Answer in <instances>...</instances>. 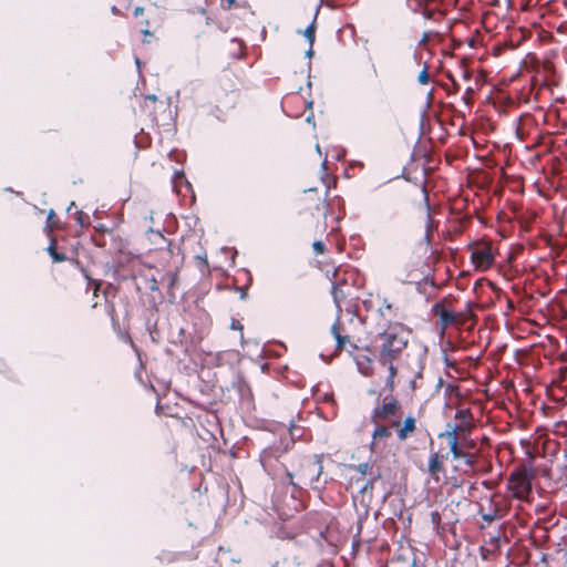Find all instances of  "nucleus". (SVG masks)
<instances>
[{
  "label": "nucleus",
  "instance_id": "1",
  "mask_svg": "<svg viewBox=\"0 0 567 567\" xmlns=\"http://www.w3.org/2000/svg\"><path fill=\"white\" fill-rule=\"evenodd\" d=\"M377 361L380 365L386 368L388 374L384 379L383 388L386 394L378 393L369 416V421L373 425L370 441L372 452L384 449L386 441L392 437L393 432L399 442H404L417 430V420L412 413H409L402 419V403L398 396L394 395L399 383V363L401 359Z\"/></svg>",
  "mask_w": 567,
  "mask_h": 567
},
{
  "label": "nucleus",
  "instance_id": "2",
  "mask_svg": "<svg viewBox=\"0 0 567 567\" xmlns=\"http://www.w3.org/2000/svg\"><path fill=\"white\" fill-rule=\"evenodd\" d=\"M284 454L285 451L280 446H270L261 452L260 462L268 474L278 477L280 471H284L288 478V484L295 489H300L301 485H308L318 494L324 492L328 477L323 476L322 454L297 457L295 462L297 468L293 471H289L285 464L280 463Z\"/></svg>",
  "mask_w": 567,
  "mask_h": 567
},
{
  "label": "nucleus",
  "instance_id": "3",
  "mask_svg": "<svg viewBox=\"0 0 567 567\" xmlns=\"http://www.w3.org/2000/svg\"><path fill=\"white\" fill-rule=\"evenodd\" d=\"M411 330L401 322H390L378 333L372 348L377 360L401 359L408 348Z\"/></svg>",
  "mask_w": 567,
  "mask_h": 567
},
{
  "label": "nucleus",
  "instance_id": "4",
  "mask_svg": "<svg viewBox=\"0 0 567 567\" xmlns=\"http://www.w3.org/2000/svg\"><path fill=\"white\" fill-rule=\"evenodd\" d=\"M358 275L352 269L337 268L332 275L331 293L338 312L346 308L352 312L359 300V286L357 285Z\"/></svg>",
  "mask_w": 567,
  "mask_h": 567
},
{
  "label": "nucleus",
  "instance_id": "5",
  "mask_svg": "<svg viewBox=\"0 0 567 567\" xmlns=\"http://www.w3.org/2000/svg\"><path fill=\"white\" fill-rule=\"evenodd\" d=\"M536 470L532 462L520 463L509 474L507 480V491L513 498L527 501L530 493L533 481L536 478Z\"/></svg>",
  "mask_w": 567,
  "mask_h": 567
},
{
  "label": "nucleus",
  "instance_id": "6",
  "mask_svg": "<svg viewBox=\"0 0 567 567\" xmlns=\"http://www.w3.org/2000/svg\"><path fill=\"white\" fill-rule=\"evenodd\" d=\"M299 212L300 213H309L311 216H317L321 219L318 223L317 228H319V233L322 234L327 229V216L330 208V204L322 199L316 188H309L303 192V195L298 200Z\"/></svg>",
  "mask_w": 567,
  "mask_h": 567
},
{
  "label": "nucleus",
  "instance_id": "7",
  "mask_svg": "<svg viewBox=\"0 0 567 567\" xmlns=\"http://www.w3.org/2000/svg\"><path fill=\"white\" fill-rule=\"evenodd\" d=\"M475 427V424L467 423H447L446 430L444 432L439 433L437 439L445 441L447 447H452L454 445H465L470 447H475L476 443L471 437L472 431Z\"/></svg>",
  "mask_w": 567,
  "mask_h": 567
},
{
  "label": "nucleus",
  "instance_id": "8",
  "mask_svg": "<svg viewBox=\"0 0 567 567\" xmlns=\"http://www.w3.org/2000/svg\"><path fill=\"white\" fill-rule=\"evenodd\" d=\"M331 334L336 339V352L339 353L343 350L351 351L358 349V346L353 341V333L340 316H338L331 327Z\"/></svg>",
  "mask_w": 567,
  "mask_h": 567
},
{
  "label": "nucleus",
  "instance_id": "9",
  "mask_svg": "<svg viewBox=\"0 0 567 567\" xmlns=\"http://www.w3.org/2000/svg\"><path fill=\"white\" fill-rule=\"evenodd\" d=\"M470 250L471 261L476 269L484 271L493 266L495 257L489 244L475 243L470 246Z\"/></svg>",
  "mask_w": 567,
  "mask_h": 567
},
{
  "label": "nucleus",
  "instance_id": "10",
  "mask_svg": "<svg viewBox=\"0 0 567 567\" xmlns=\"http://www.w3.org/2000/svg\"><path fill=\"white\" fill-rule=\"evenodd\" d=\"M535 75L533 76L534 81H538L540 84H548L555 73V65L550 60H544L543 62H537L534 66Z\"/></svg>",
  "mask_w": 567,
  "mask_h": 567
},
{
  "label": "nucleus",
  "instance_id": "11",
  "mask_svg": "<svg viewBox=\"0 0 567 567\" xmlns=\"http://www.w3.org/2000/svg\"><path fill=\"white\" fill-rule=\"evenodd\" d=\"M449 458L447 454H440L439 452H431L427 471L432 478L439 481L440 474L445 472L444 462Z\"/></svg>",
  "mask_w": 567,
  "mask_h": 567
},
{
  "label": "nucleus",
  "instance_id": "12",
  "mask_svg": "<svg viewBox=\"0 0 567 567\" xmlns=\"http://www.w3.org/2000/svg\"><path fill=\"white\" fill-rule=\"evenodd\" d=\"M447 449L451 452L453 460H463L468 467L474 468L476 464V454L470 452V450H473L474 447L460 444Z\"/></svg>",
  "mask_w": 567,
  "mask_h": 567
},
{
  "label": "nucleus",
  "instance_id": "13",
  "mask_svg": "<svg viewBox=\"0 0 567 567\" xmlns=\"http://www.w3.org/2000/svg\"><path fill=\"white\" fill-rule=\"evenodd\" d=\"M164 106V102L158 101L154 95H146L142 105V112L151 122H157V110Z\"/></svg>",
  "mask_w": 567,
  "mask_h": 567
},
{
  "label": "nucleus",
  "instance_id": "14",
  "mask_svg": "<svg viewBox=\"0 0 567 567\" xmlns=\"http://www.w3.org/2000/svg\"><path fill=\"white\" fill-rule=\"evenodd\" d=\"M218 85L225 92L229 93L237 90L238 78L236 73L229 69H225L218 75Z\"/></svg>",
  "mask_w": 567,
  "mask_h": 567
},
{
  "label": "nucleus",
  "instance_id": "15",
  "mask_svg": "<svg viewBox=\"0 0 567 567\" xmlns=\"http://www.w3.org/2000/svg\"><path fill=\"white\" fill-rule=\"evenodd\" d=\"M434 311L440 317L441 322L444 327L451 326L456 322V316L445 307L437 303L434 306Z\"/></svg>",
  "mask_w": 567,
  "mask_h": 567
},
{
  "label": "nucleus",
  "instance_id": "16",
  "mask_svg": "<svg viewBox=\"0 0 567 567\" xmlns=\"http://www.w3.org/2000/svg\"><path fill=\"white\" fill-rule=\"evenodd\" d=\"M316 28H317V13L315 14L311 23L302 32L310 45L309 50L307 51L308 56H311L313 54L312 45L316 40Z\"/></svg>",
  "mask_w": 567,
  "mask_h": 567
},
{
  "label": "nucleus",
  "instance_id": "17",
  "mask_svg": "<svg viewBox=\"0 0 567 567\" xmlns=\"http://www.w3.org/2000/svg\"><path fill=\"white\" fill-rule=\"evenodd\" d=\"M423 379V367L417 365L415 370H413L412 375L410 377L409 384L412 392H415L417 389L422 386Z\"/></svg>",
  "mask_w": 567,
  "mask_h": 567
},
{
  "label": "nucleus",
  "instance_id": "18",
  "mask_svg": "<svg viewBox=\"0 0 567 567\" xmlns=\"http://www.w3.org/2000/svg\"><path fill=\"white\" fill-rule=\"evenodd\" d=\"M425 213H426V225H425L424 239H425L426 244H430L432 240L433 231L436 228V225H435L433 217L430 214V207L427 204L425 205Z\"/></svg>",
  "mask_w": 567,
  "mask_h": 567
},
{
  "label": "nucleus",
  "instance_id": "19",
  "mask_svg": "<svg viewBox=\"0 0 567 567\" xmlns=\"http://www.w3.org/2000/svg\"><path fill=\"white\" fill-rule=\"evenodd\" d=\"M454 419L462 423L474 424L473 413L470 409H460L455 412Z\"/></svg>",
  "mask_w": 567,
  "mask_h": 567
},
{
  "label": "nucleus",
  "instance_id": "20",
  "mask_svg": "<svg viewBox=\"0 0 567 567\" xmlns=\"http://www.w3.org/2000/svg\"><path fill=\"white\" fill-rule=\"evenodd\" d=\"M48 252L54 262H62L66 260V256L63 252H59L56 249V240L51 239V244L48 247Z\"/></svg>",
  "mask_w": 567,
  "mask_h": 567
},
{
  "label": "nucleus",
  "instance_id": "21",
  "mask_svg": "<svg viewBox=\"0 0 567 567\" xmlns=\"http://www.w3.org/2000/svg\"><path fill=\"white\" fill-rule=\"evenodd\" d=\"M421 8V12L423 17L427 20H434L437 21L439 19L443 18V13L435 9H430L429 6H419Z\"/></svg>",
  "mask_w": 567,
  "mask_h": 567
},
{
  "label": "nucleus",
  "instance_id": "22",
  "mask_svg": "<svg viewBox=\"0 0 567 567\" xmlns=\"http://www.w3.org/2000/svg\"><path fill=\"white\" fill-rule=\"evenodd\" d=\"M350 468L354 470L357 473L360 474V476H365V475H372L373 474V465L365 462V463H360L358 465H351Z\"/></svg>",
  "mask_w": 567,
  "mask_h": 567
},
{
  "label": "nucleus",
  "instance_id": "23",
  "mask_svg": "<svg viewBox=\"0 0 567 567\" xmlns=\"http://www.w3.org/2000/svg\"><path fill=\"white\" fill-rule=\"evenodd\" d=\"M230 44L234 47V56L241 58L244 55V42L239 39H233Z\"/></svg>",
  "mask_w": 567,
  "mask_h": 567
},
{
  "label": "nucleus",
  "instance_id": "24",
  "mask_svg": "<svg viewBox=\"0 0 567 567\" xmlns=\"http://www.w3.org/2000/svg\"><path fill=\"white\" fill-rule=\"evenodd\" d=\"M75 220L82 227H85V226L90 225V217H89V215L84 214L82 210H76L75 212Z\"/></svg>",
  "mask_w": 567,
  "mask_h": 567
},
{
  "label": "nucleus",
  "instance_id": "25",
  "mask_svg": "<svg viewBox=\"0 0 567 567\" xmlns=\"http://www.w3.org/2000/svg\"><path fill=\"white\" fill-rule=\"evenodd\" d=\"M381 477L380 473L368 480L362 487L360 488V493H365L368 491H372L374 488V482Z\"/></svg>",
  "mask_w": 567,
  "mask_h": 567
},
{
  "label": "nucleus",
  "instance_id": "26",
  "mask_svg": "<svg viewBox=\"0 0 567 567\" xmlns=\"http://www.w3.org/2000/svg\"><path fill=\"white\" fill-rule=\"evenodd\" d=\"M417 81L422 85H426L430 82L429 66L426 63L424 64L423 70L420 72Z\"/></svg>",
  "mask_w": 567,
  "mask_h": 567
},
{
  "label": "nucleus",
  "instance_id": "27",
  "mask_svg": "<svg viewBox=\"0 0 567 567\" xmlns=\"http://www.w3.org/2000/svg\"><path fill=\"white\" fill-rule=\"evenodd\" d=\"M85 277L89 280V285L92 286L93 296L97 297V293H99V291L101 289V286H102V281L101 280L91 279L86 274H85Z\"/></svg>",
  "mask_w": 567,
  "mask_h": 567
},
{
  "label": "nucleus",
  "instance_id": "28",
  "mask_svg": "<svg viewBox=\"0 0 567 567\" xmlns=\"http://www.w3.org/2000/svg\"><path fill=\"white\" fill-rule=\"evenodd\" d=\"M54 217H55V213L53 209H51L48 214V226L47 228L49 229V231H52L54 228L58 227V221L54 220Z\"/></svg>",
  "mask_w": 567,
  "mask_h": 567
},
{
  "label": "nucleus",
  "instance_id": "29",
  "mask_svg": "<svg viewBox=\"0 0 567 567\" xmlns=\"http://www.w3.org/2000/svg\"><path fill=\"white\" fill-rule=\"evenodd\" d=\"M312 248L317 255H321L326 251V246L321 240H316L312 244Z\"/></svg>",
  "mask_w": 567,
  "mask_h": 567
},
{
  "label": "nucleus",
  "instance_id": "30",
  "mask_svg": "<svg viewBox=\"0 0 567 567\" xmlns=\"http://www.w3.org/2000/svg\"><path fill=\"white\" fill-rule=\"evenodd\" d=\"M146 281H147V288L151 291H157L158 290V282H157L155 277H151Z\"/></svg>",
  "mask_w": 567,
  "mask_h": 567
},
{
  "label": "nucleus",
  "instance_id": "31",
  "mask_svg": "<svg viewBox=\"0 0 567 567\" xmlns=\"http://www.w3.org/2000/svg\"><path fill=\"white\" fill-rule=\"evenodd\" d=\"M165 278L168 279L169 281V287H174V285L176 284L177 281V271H169L165 275Z\"/></svg>",
  "mask_w": 567,
  "mask_h": 567
},
{
  "label": "nucleus",
  "instance_id": "32",
  "mask_svg": "<svg viewBox=\"0 0 567 567\" xmlns=\"http://www.w3.org/2000/svg\"><path fill=\"white\" fill-rule=\"evenodd\" d=\"M431 522L434 525H439L441 523V514L437 511L431 513Z\"/></svg>",
  "mask_w": 567,
  "mask_h": 567
},
{
  "label": "nucleus",
  "instance_id": "33",
  "mask_svg": "<svg viewBox=\"0 0 567 567\" xmlns=\"http://www.w3.org/2000/svg\"><path fill=\"white\" fill-rule=\"evenodd\" d=\"M230 328H231L233 330H243V324L240 323V321H239V320H237V319H233L231 324H230Z\"/></svg>",
  "mask_w": 567,
  "mask_h": 567
},
{
  "label": "nucleus",
  "instance_id": "34",
  "mask_svg": "<svg viewBox=\"0 0 567 567\" xmlns=\"http://www.w3.org/2000/svg\"><path fill=\"white\" fill-rule=\"evenodd\" d=\"M220 1H221L223 8L230 9L235 4L236 0H220Z\"/></svg>",
  "mask_w": 567,
  "mask_h": 567
},
{
  "label": "nucleus",
  "instance_id": "35",
  "mask_svg": "<svg viewBox=\"0 0 567 567\" xmlns=\"http://www.w3.org/2000/svg\"><path fill=\"white\" fill-rule=\"evenodd\" d=\"M109 312H110V315H111V317H112V321H113V323H116V319H115V307H114V305H111V306H110V310H109Z\"/></svg>",
  "mask_w": 567,
  "mask_h": 567
},
{
  "label": "nucleus",
  "instance_id": "36",
  "mask_svg": "<svg viewBox=\"0 0 567 567\" xmlns=\"http://www.w3.org/2000/svg\"><path fill=\"white\" fill-rule=\"evenodd\" d=\"M430 40V33L429 32H424L421 40H420V44H424L426 43L427 41Z\"/></svg>",
  "mask_w": 567,
  "mask_h": 567
},
{
  "label": "nucleus",
  "instance_id": "37",
  "mask_svg": "<svg viewBox=\"0 0 567 567\" xmlns=\"http://www.w3.org/2000/svg\"><path fill=\"white\" fill-rule=\"evenodd\" d=\"M143 12H144V8L136 7L135 10H134V16L138 17V16L143 14Z\"/></svg>",
  "mask_w": 567,
  "mask_h": 567
},
{
  "label": "nucleus",
  "instance_id": "38",
  "mask_svg": "<svg viewBox=\"0 0 567 567\" xmlns=\"http://www.w3.org/2000/svg\"><path fill=\"white\" fill-rule=\"evenodd\" d=\"M153 235H155L156 237L161 238V239H165L164 236L159 233V231H151Z\"/></svg>",
  "mask_w": 567,
  "mask_h": 567
},
{
  "label": "nucleus",
  "instance_id": "39",
  "mask_svg": "<svg viewBox=\"0 0 567 567\" xmlns=\"http://www.w3.org/2000/svg\"><path fill=\"white\" fill-rule=\"evenodd\" d=\"M112 12H113L114 14H117V13H118V9H117L116 7H112Z\"/></svg>",
  "mask_w": 567,
  "mask_h": 567
},
{
  "label": "nucleus",
  "instance_id": "40",
  "mask_svg": "<svg viewBox=\"0 0 567 567\" xmlns=\"http://www.w3.org/2000/svg\"><path fill=\"white\" fill-rule=\"evenodd\" d=\"M168 250H169L171 252H173V244H172V243H168Z\"/></svg>",
  "mask_w": 567,
  "mask_h": 567
},
{
  "label": "nucleus",
  "instance_id": "41",
  "mask_svg": "<svg viewBox=\"0 0 567 567\" xmlns=\"http://www.w3.org/2000/svg\"><path fill=\"white\" fill-rule=\"evenodd\" d=\"M464 78H465V79H468V78H470V74H468V72H467V71H465V72H464Z\"/></svg>",
  "mask_w": 567,
  "mask_h": 567
},
{
  "label": "nucleus",
  "instance_id": "42",
  "mask_svg": "<svg viewBox=\"0 0 567 567\" xmlns=\"http://www.w3.org/2000/svg\"><path fill=\"white\" fill-rule=\"evenodd\" d=\"M453 85H454V89L458 90L460 89V85L455 82H453Z\"/></svg>",
  "mask_w": 567,
  "mask_h": 567
},
{
  "label": "nucleus",
  "instance_id": "43",
  "mask_svg": "<svg viewBox=\"0 0 567 567\" xmlns=\"http://www.w3.org/2000/svg\"><path fill=\"white\" fill-rule=\"evenodd\" d=\"M466 93H467V94H472V93H473V92H472V89H471V87H467V92H466Z\"/></svg>",
  "mask_w": 567,
  "mask_h": 567
},
{
  "label": "nucleus",
  "instance_id": "44",
  "mask_svg": "<svg viewBox=\"0 0 567 567\" xmlns=\"http://www.w3.org/2000/svg\"><path fill=\"white\" fill-rule=\"evenodd\" d=\"M144 34H145V35H151V32H150V31H147V30H145V31H144Z\"/></svg>",
  "mask_w": 567,
  "mask_h": 567
},
{
  "label": "nucleus",
  "instance_id": "45",
  "mask_svg": "<svg viewBox=\"0 0 567 567\" xmlns=\"http://www.w3.org/2000/svg\"><path fill=\"white\" fill-rule=\"evenodd\" d=\"M73 206H75V204H74V203H71V205H70V207H69V210H70Z\"/></svg>",
  "mask_w": 567,
  "mask_h": 567
}]
</instances>
